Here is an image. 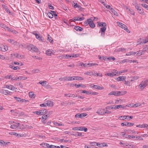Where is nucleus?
Masks as SVG:
<instances>
[{"instance_id":"nucleus-23","label":"nucleus","mask_w":148,"mask_h":148,"mask_svg":"<svg viewBox=\"0 0 148 148\" xmlns=\"http://www.w3.org/2000/svg\"><path fill=\"white\" fill-rule=\"evenodd\" d=\"M71 135L76 136H79L81 137H83L84 136V135H82L81 133H79L78 132H75V134H72Z\"/></svg>"},{"instance_id":"nucleus-21","label":"nucleus","mask_w":148,"mask_h":148,"mask_svg":"<svg viewBox=\"0 0 148 148\" xmlns=\"http://www.w3.org/2000/svg\"><path fill=\"white\" fill-rule=\"evenodd\" d=\"M117 91H112L108 94V95H114L116 96H117Z\"/></svg>"},{"instance_id":"nucleus-43","label":"nucleus","mask_w":148,"mask_h":148,"mask_svg":"<svg viewBox=\"0 0 148 148\" xmlns=\"http://www.w3.org/2000/svg\"><path fill=\"white\" fill-rule=\"evenodd\" d=\"M88 65V67H91L92 66H95V65H98V64H96V63H88L87 64Z\"/></svg>"},{"instance_id":"nucleus-55","label":"nucleus","mask_w":148,"mask_h":148,"mask_svg":"<svg viewBox=\"0 0 148 148\" xmlns=\"http://www.w3.org/2000/svg\"><path fill=\"white\" fill-rule=\"evenodd\" d=\"M142 6L147 10H148V5L145 3H142L141 4Z\"/></svg>"},{"instance_id":"nucleus-36","label":"nucleus","mask_w":148,"mask_h":148,"mask_svg":"<svg viewBox=\"0 0 148 148\" xmlns=\"http://www.w3.org/2000/svg\"><path fill=\"white\" fill-rule=\"evenodd\" d=\"M127 116H123L119 117L118 118L119 119H120L121 120H124L125 119H126L127 117Z\"/></svg>"},{"instance_id":"nucleus-39","label":"nucleus","mask_w":148,"mask_h":148,"mask_svg":"<svg viewBox=\"0 0 148 148\" xmlns=\"http://www.w3.org/2000/svg\"><path fill=\"white\" fill-rule=\"evenodd\" d=\"M132 79L130 80V81L131 82L137 80L139 78V77L138 76H134L132 77Z\"/></svg>"},{"instance_id":"nucleus-3","label":"nucleus","mask_w":148,"mask_h":148,"mask_svg":"<svg viewBox=\"0 0 148 148\" xmlns=\"http://www.w3.org/2000/svg\"><path fill=\"white\" fill-rule=\"evenodd\" d=\"M134 125V123H133L124 122L122 123H121V125L122 126H125L127 127H130Z\"/></svg>"},{"instance_id":"nucleus-35","label":"nucleus","mask_w":148,"mask_h":148,"mask_svg":"<svg viewBox=\"0 0 148 148\" xmlns=\"http://www.w3.org/2000/svg\"><path fill=\"white\" fill-rule=\"evenodd\" d=\"M98 57L99 59L101 60H107L106 57L103 56L102 57H101L99 55L98 56Z\"/></svg>"},{"instance_id":"nucleus-45","label":"nucleus","mask_w":148,"mask_h":148,"mask_svg":"<svg viewBox=\"0 0 148 148\" xmlns=\"http://www.w3.org/2000/svg\"><path fill=\"white\" fill-rule=\"evenodd\" d=\"M47 14L48 17L50 18H52L53 17V15L51 12H48L47 13Z\"/></svg>"},{"instance_id":"nucleus-28","label":"nucleus","mask_w":148,"mask_h":148,"mask_svg":"<svg viewBox=\"0 0 148 148\" xmlns=\"http://www.w3.org/2000/svg\"><path fill=\"white\" fill-rule=\"evenodd\" d=\"M105 75H107L110 77H113L116 76V74H114L113 73H109L106 74Z\"/></svg>"},{"instance_id":"nucleus-5","label":"nucleus","mask_w":148,"mask_h":148,"mask_svg":"<svg viewBox=\"0 0 148 148\" xmlns=\"http://www.w3.org/2000/svg\"><path fill=\"white\" fill-rule=\"evenodd\" d=\"M120 108H124V106L121 105H120L116 106L113 105L112 106V109L114 110H116L117 109H119Z\"/></svg>"},{"instance_id":"nucleus-14","label":"nucleus","mask_w":148,"mask_h":148,"mask_svg":"<svg viewBox=\"0 0 148 148\" xmlns=\"http://www.w3.org/2000/svg\"><path fill=\"white\" fill-rule=\"evenodd\" d=\"M6 87L7 88L12 90H14L15 89L14 86L11 85H7L6 86Z\"/></svg>"},{"instance_id":"nucleus-62","label":"nucleus","mask_w":148,"mask_h":148,"mask_svg":"<svg viewBox=\"0 0 148 148\" xmlns=\"http://www.w3.org/2000/svg\"><path fill=\"white\" fill-rule=\"evenodd\" d=\"M89 91H86L85 90H82V92L83 93H86L87 95L89 94Z\"/></svg>"},{"instance_id":"nucleus-52","label":"nucleus","mask_w":148,"mask_h":148,"mask_svg":"<svg viewBox=\"0 0 148 148\" xmlns=\"http://www.w3.org/2000/svg\"><path fill=\"white\" fill-rule=\"evenodd\" d=\"M135 140H143V139L142 138H141L139 136H136L135 138L134 139Z\"/></svg>"},{"instance_id":"nucleus-44","label":"nucleus","mask_w":148,"mask_h":148,"mask_svg":"<svg viewBox=\"0 0 148 148\" xmlns=\"http://www.w3.org/2000/svg\"><path fill=\"white\" fill-rule=\"evenodd\" d=\"M40 72V70L37 69H34L32 71V73H39Z\"/></svg>"},{"instance_id":"nucleus-60","label":"nucleus","mask_w":148,"mask_h":148,"mask_svg":"<svg viewBox=\"0 0 148 148\" xmlns=\"http://www.w3.org/2000/svg\"><path fill=\"white\" fill-rule=\"evenodd\" d=\"M10 127L12 128V129H16L18 127H17V126H16V125H15L14 124H13V125H11V126H10Z\"/></svg>"},{"instance_id":"nucleus-49","label":"nucleus","mask_w":148,"mask_h":148,"mask_svg":"<svg viewBox=\"0 0 148 148\" xmlns=\"http://www.w3.org/2000/svg\"><path fill=\"white\" fill-rule=\"evenodd\" d=\"M68 79L67 77H61L59 79V80L60 81H63V80H67V79Z\"/></svg>"},{"instance_id":"nucleus-22","label":"nucleus","mask_w":148,"mask_h":148,"mask_svg":"<svg viewBox=\"0 0 148 148\" xmlns=\"http://www.w3.org/2000/svg\"><path fill=\"white\" fill-rule=\"evenodd\" d=\"M53 50H52L49 49L46 51V53L47 55H51V54H53Z\"/></svg>"},{"instance_id":"nucleus-63","label":"nucleus","mask_w":148,"mask_h":148,"mask_svg":"<svg viewBox=\"0 0 148 148\" xmlns=\"http://www.w3.org/2000/svg\"><path fill=\"white\" fill-rule=\"evenodd\" d=\"M98 93L97 92H90L89 94H90L91 95H97Z\"/></svg>"},{"instance_id":"nucleus-19","label":"nucleus","mask_w":148,"mask_h":148,"mask_svg":"<svg viewBox=\"0 0 148 148\" xmlns=\"http://www.w3.org/2000/svg\"><path fill=\"white\" fill-rule=\"evenodd\" d=\"M35 36L36 38L39 40L42 41H43L44 40L42 39V37L40 36L38 34H35Z\"/></svg>"},{"instance_id":"nucleus-24","label":"nucleus","mask_w":148,"mask_h":148,"mask_svg":"<svg viewBox=\"0 0 148 148\" xmlns=\"http://www.w3.org/2000/svg\"><path fill=\"white\" fill-rule=\"evenodd\" d=\"M122 134V135L123 136V137L127 138L129 139H131V136L130 135H126L125 133H124L123 132H121Z\"/></svg>"},{"instance_id":"nucleus-18","label":"nucleus","mask_w":148,"mask_h":148,"mask_svg":"<svg viewBox=\"0 0 148 148\" xmlns=\"http://www.w3.org/2000/svg\"><path fill=\"white\" fill-rule=\"evenodd\" d=\"M74 29L77 31L80 32L82 31L83 28L79 26H75L74 27Z\"/></svg>"},{"instance_id":"nucleus-29","label":"nucleus","mask_w":148,"mask_h":148,"mask_svg":"<svg viewBox=\"0 0 148 148\" xmlns=\"http://www.w3.org/2000/svg\"><path fill=\"white\" fill-rule=\"evenodd\" d=\"M29 96L30 98H35L36 95L33 93V92H30L29 93Z\"/></svg>"},{"instance_id":"nucleus-27","label":"nucleus","mask_w":148,"mask_h":148,"mask_svg":"<svg viewBox=\"0 0 148 148\" xmlns=\"http://www.w3.org/2000/svg\"><path fill=\"white\" fill-rule=\"evenodd\" d=\"M87 128L86 127H79V131H84L85 132H86L87 131Z\"/></svg>"},{"instance_id":"nucleus-8","label":"nucleus","mask_w":148,"mask_h":148,"mask_svg":"<svg viewBox=\"0 0 148 148\" xmlns=\"http://www.w3.org/2000/svg\"><path fill=\"white\" fill-rule=\"evenodd\" d=\"M7 41L10 43H11L12 44L14 45L18 46L17 42L13 39H9L7 40Z\"/></svg>"},{"instance_id":"nucleus-59","label":"nucleus","mask_w":148,"mask_h":148,"mask_svg":"<svg viewBox=\"0 0 148 148\" xmlns=\"http://www.w3.org/2000/svg\"><path fill=\"white\" fill-rule=\"evenodd\" d=\"M128 12L132 15H134V12L132 9H129L128 10Z\"/></svg>"},{"instance_id":"nucleus-47","label":"nucleus","mask_w":148,"mask_h":148,"mask_svg":"<svg viewBox=\"0 0 148 148\" xmlns=\"http://www.w3.org/2000/svg\"><path fill=\"white\" fill-rule=\"evenodd\" d=\"M148 42V38H145L142 39V41H141V42L144 43H145L147 42Z\"/></svg>"},{"instance_id":"nucleus-2","label":"nucleus","mask_w":148,"mask_h":148,"mask_svg":"<svg viewBox=\"0 0 148 148\" xmlns=\"http://www.w3.org/2000/svg\"><path fill=\"white\" fill-rule=\"evenodd\" d=\"M106 29V26H104L100 28L99 32H101V36L103 37H104L105 36V31Z\"/></svg>"},{"instance_id":"nucleus-6","label":"nucleus","mask_w":148,"mask_h":148,"mask_svg":"<svg viewBox=\"0 0 148 148\" xmlns=\"http://www.w3.org/2000/svg\"><path fill=\"white\" fill-rule=\"evenodd\" d=\"M8 49V47L6 45H2L0 46V50L3 51H7Z\"/></svg>"},{"instance_id":"nucleus-9","label":"nucleus","mask_w":148,"mask_h":148,"mask_svg":"<svg viewBox=\"0 0 148 148\" xmlns=\"http://www.w3.org/2000/svg\"><path fill=\"white\" fill-rule=\"evenodd\" d=\"M118 25L120 27H121L123 29H127V26L121 23L120 22L118 23Z\"/></svg>"},{"instance_id":"nucleus-30","label":"nucleus","mask_w":148,"mask_h":148,"mask_svg":"<svg viewBox=\"0 0 148 148\" xmlns=\"http://www.w3.org/2000/svg\"><path fill=\"white\" fill-rule=\"evenodd\" d=\"M73 79L75 80H83L84 79L81 77H79L78 76H75L74 77Z\"/></svg>"},{"instance_id":"nucleus-17","label":"nucleus","mask_w":148,"mask_h":148,"mask_svg":"<svg viewBox=\"0 0 148 148\" xmlns=\"http://www.w3.org/2000/svg\"><path fill=\"white\" fill-rule=\"evenodd\" d=\"M97 146L99 147H103L104 146L107 147L108 146V145L105 143H98V145Z\"/></svg>"},{"instance_id":"nucleus-7","label":"nucleus","mask_w":148,"mask_h":148,"mask_svg":"<svg viewBox=\"0 0 148 148\" xmlns=\"http://www.w3.org/2000/svg\"><path fill=\"white\" fill-rule=\"evenodd\" d=\"M0 92L6 95H7L8 94H9L10 93H11L8 90L4 89L1 90H0Z\"/></svg>"},{"instance_id":"nucleus-46","label":"nucleus","mask_w":148,"mask_h":148,"mask_svg":"<svg viewBox=\"0 0 148 148\" xmlns=\"http://www.w3.org/2000/svg\"><path fill=\"white\" fill-rule=\"evenodd\" d=\"M46 83H47V82L46 81H43L42 82L41 81H40L39 82V83L40 84H41V85L42 86H45L46 85Z\"/></svg>"},{"instance_id":"nucleus-13","label":"nucleus","mask_w":148,"mask_h":148,"mask_svg":"<svg viewBox=\"0 0 148 148\" xmlns=\"http://www.w3.org/2000/svg\"><path fill=\"white\" fill-rule=\"evenodd\" d=\"M39 112L40 114V115H45L47 113V110L44 108L39 110Z\"/></svg>"},{"instance_id":"nucleus-25","label":"nucleus","mask_w":148,"mask_h":148,"mask_svg":"<svg viewBox=\"0 0 148 148\" xmlns=\"http://www.w3.org/2000/svg\"><path fill=\"white\" fill-rule=\"evenodd\" d=\"M125 49L123 48H119L117 49H116L115 51L116 52H119L120 51L124 52L125 51Z\"/></svg>"},{"instance_id":"nucleus-32","label":"nucleus","mask_w":148,"mask_h":148,"mask_svg":"<svg viewBox=\"0 0 148 148\" xmlns=\"http://www.w3.org/2000/svg\"><path fill=\"white\" fill-rule=\"evenodd\" d=\"M87 64V63L84 64L82 62H80L79 63L78 66H81L84 67H88Z\"/></svg>"},{"instance_id":"nucleus-31","label":"nucleus","mask_w":148,"mask_h":148,"mask_svg":"<svg viewBox=\"0 0 148 148\" xmlns=\"http://www.w3.org/2000/svg\"><path fill=\"white\" fill-rule=\"evenodd\" d=\"M90 21H91V23H89V24L91 27L94 28L95 26V25L93 23V21L91 19Z\"/></svg>"},{"instance_id":"nucleus-56","label":"nucleus","mask_w":148,"mask_h":148,"mask_svg":"<svg viewBox=\"0 0 148 148\" xmlns=\"http://www.w3.org/2000/svg\"><path fill=\"white\" fill-rule=\"evenodd\" d=\"M143 50L145 51H148V45H146L143 48Z\"/></svg>"},{"instance_id":"nucleus-34","label":"nucleus","mask_w":148,"mask_h":148,"mask_svg":"<svg viewBox=\"0 0 148 148\" xmlns=\"http://www.w3.org/2000/svg\"><path fill=\"white\" fill-rule=\"evenodd\" d=\"M47 40H49L51 43H52L53 40L52 38L49 34L47 35Z\"/></svg>"},{"instance_id":"nucleus-4","label":"nucleus","mask_w":148,"mask_h":148,"mask_svg":"<svg viewBox=\"0 0 148 148\" xmlns=\"http://www.w3.org/2000/svg\"><path fill=\"white\" fill-rule=\"evenodd\" d=\"M45 103L47 106H53V102L50 100H48L45 101Z\"/></svg>"},{"instance_id":"nucleus-42","label":"nucleus","mask_w":148,"mask_h":148,"mask_svg":"<svg viewBox=\"0 0 148 148\" xmlns=\"http://www.w3.org/2000/svg\"><path fill=\"white\" fill-rule=\"evenodd\" d=\"M136 53L134 52H130L127 53L126 54V55L127 56H130L132 55H135Z\"/></svg>"},{"instance_id":"nucleus-37","label":"nucleus","mask_w":148,"mask_h":148,"mask_svg":"<svg viewBox=\"0 0 148 148\" xmlns=\"http://www.w3.org/2000/svg\"><path fill=\"white\" fill-rule=\"evenodd\" d=\"M33 47V45L32 44H30L27 46V48L30 51H32V48Z\"/></svg>"},{"instance_id":"nucleus-20","label":"nucleus","mask_w":148,"mask_h":148,"mask_svg":"<svg viewBox=\"0 0 148 148\" xmlns=\"http://www.w3.org/2000/svg\"><path fill=\"white\" fill-rule=\"evenodd\" d=\"M127 92L125 91H118L117 94L118 96L121 95L125 94Z\"/></svg>"},{"instance_id":"nucleus-58","label":"nucleus","mask_w":148,"mask_h":148,"mask_svg":"<svg viewBox=\"0 0 148 148\" xmlns=\"http://www.w3.org/2000/svg\"><path fill=\"white\" fill-rule=\"evenodd\" d=\"M75 117L76 118H82V116H81L80 114L79 113L76 114L75 116Z\"/></svg>"},{"instance_id":"nucleus-10","label":"nucleus","mask_w":148,"mask_h":148,"mask_svg":"<svg viewBox=\"0 0 148 148\" xmlns=\"http://www.w3.org/2000/svg\"><path fill=\"white\" fill-rule=\"evenodd\" d=\"M49 116V114L45 115H43L42 117L41 121L42 122L44 123V121Z\"/></svg>"},{"instance_id":"nucleus-61","label":"nucleus","mask_w":148,"mask_h":148,"mask_svg":"<svg viewBox=\"0 0 148 148\" xmlns=\"http://www.w3.org/2000/svg\"><path fill=\"white\" fill-rule=\"evenodd\" d=\"M74 77L69 76V77H68V79H67V80L68 81H71L73 80H74V79H73Z\"/></svg>"},{"instance_id":"nucleus-51","label":"nucleus","mask_w":148,"mask_h":148,"mask_svg":"<svg viewBox=\"0 0 148 148\" xmlns=\"http://www.w3.org/2000/svg\"><path fill=\"white\" fill-rule=\"evenodd\" d=\"M84 74L89 75H92V74H93L92 72L91 71L86 72L84 73Z\"/></svg>"},{"instance_id":"nucleus-64","label":"nucleus","mask_w":148,"mask_h":148,"mask_svg":"<svg viewBox=\"0 0 148 148\" xmlns=\"http://www.w3.org/2000/svg\"><path fill=\"white\" fill-rule=\"evenodd\" d=\"M135 8L136 9H137L138 11L141 8L138 5V4H136L135 5Z\"/></svg>"},{"instance_id":"nucleus-53","label":"nucleus","mask_w":148,"mask_h":148,"mask_svg":"<svg viewBox=\"0 0 148 148\" xmlns=\"http://www.w3.org/2000/svg\"><path fill=\"white\" fill-rule=\"evenodd\" d=\"M50 11L53 13L52 14H53V15L54 16L55 18H56V17L57 16V15L56 13V12L55 11L52 10H51Z\"/></svg>"},{"instance_id":"nucleus-48","label":"nucleus","mask_w":148,"mask_h":148,"mask_svg":"<svg viewBox=\"0 0 148 148\" xmlns=\"http://www.w3.org/2000/svg\"><path fill=\"white\" fill-rule=\"evenodd\" d=\"M63 57H65L66 59H68L69 58L72 57L71 54V55H63Z\"/></svg>"},{"instance_id":"nucleus-26","label":"nucleus","mask_w":148,"mask_h":148,"mask_svg":"<svg viewBox=\"0 0 148 148\" xmlns=\"http://www.w3.org/2000/svg\"><path fill=\"white\" fill-rule=\"evenodd\" d=\"M31 52H38V49L36 46L33 45V47L32 48V50Z\"/></svg>"},{"instance_id":"nucleus-54","label":"nucleus","mask_w":148,"mask_h":148,"mask_svg":"<svg viewBox=\"0 0 148 148\" xmlns=\"http://www.w3.org/2000/svg\"><path fill=\"white\" fill-rule=\"evenodd\" d=\"M141 50H139L138 51H137L136 52H135V53H136L135 54H136V55L138 56H140L141 55Z\"/></svg>"},{"instance_id":"nucleus-11","label":"nucleus","mask_w":148,"mask_h":148,"mask_svg":"<svg viewBox=\"0 0 148 148\" xmlns=\"http://www.w3.org/2000/svg\"><path fill=\"white\" fill-rule=\"evenodd\" d=\"M92 87H93L95 89L99 90H102L104 88L103 87L96 85H93V86H92Z\"/></svg>"},{"instance_id":"nucleus-1","label":"nucleus","mask_w":148,"mask_h":148,"mask_svg":"<svg viewBox=\"0 0 148 148\" xmlns=\"http://www.w3.org/2000/svg\"><path fill=\"white\" fill-rule=\"evenodd\" d=\"M147 81L146 80L143 81L139 85V87L141 89L144 88L147 85Z\"/></svg>"},{"instance_id":"nucleus-50","label":"nucleus","mask_w":148,"mask_h":148,"mask_svg":"<svg viewBox=\"0 0 148 148\" xmlns=\"http://www.w3.org/2000/svg\"><path fill=\"white\" fill-rule=\"evenodd\" d=\"M90 144L91 146H96L98 145V143L96 142H91L90 143Z\"/></svg>"},{"instance_id":"nucleus-15","label":"nucleus","mask_w":148,"mask_h":148,"mask_svg":"<svg viewBox=\"0 0 148 148\" xmlns=\"http://www.w3.org/2000/svg\"><path fill=\"white\" fill-rule=\"evenodd\" d=\"M97 23L98 25L102 27L104 26H106L107 25L106 23L104 22H98Z\"/></svg>"},{"instance_id":"nucleus-16","label":"nucleus","mask_w":148,"mask_h":148,"mask_svg":"<svg viewBox=\"0 0 148 148\" xmlns=\"http://www.w3.org/2000/svg\"><path fill=\"white\" fill-rule=\"evenodd\" d=\"M91 19H88L87 20L84 22V25L86 26L89 23H91Z\"/></svg>"},{"instance_id":"nucleus-40","label":"nucleus","mask_w":148,"mask_h":148,"mask_svg":"<svg viewBox=\"0 0 148 148\" xmlns=\"http://www.w3.org/2000/svg\"><path fill=\"white\" fill-rule=\"evenodd\" d=\"M3 8L5 9V10L8 13H9V14H10L11 12H10L9 9L7 8L5 5H2Z\"/></svg>"},{"instance_id":"nucleus-57","label":"nucleus","mask_w":148,"mask_h":148,"mask_svg":"<svg viewBox=\"0 0 148 148\" xmlns=\"http://www.w3.org/2000/svg\"><path fill=\"white\" fill-rule=\"evenodd\" d=\"M72 57L73 58H76L79 56V54H71Z\"/></svg>"},{"instance_id":"nucleus-41","label":"nucleus","mask_w":148,"mask_h":148,"mask_svg":"<svg viewBox=\"0 0 148 148\" xmlns=\"http://www.w3.org/2000/svg\"><path fill=\"white\" fill-rule=\"evenodd\" d=\"M75 86L77 88H78L79 87H81L82 88H85L86 86L85 85H82L81 84H75Z\"/></svg>"},{"instance_id":"nucleus-33","label":"nucleus","mask_w":148,"mask_h":148,"mask_svg":"<svg viewBox=\"0 0 148 148\" xmlns=\"http://www.w3.org/2000/svg\"><path fill=\"white\" fill-rule=\"evenodd\" d=\"M110 10L115 15L117 16H118V14L113 8H111Z\"/></svg>"},{"instance_id":"nucleus-38","label":"nucleus","mask_w":148,"mask_h":148,"mask_svg":"<svg viewBox=\"0 0 148 148\" xmlns=\"http://www.w3.org/2000/svg\"><path fill=\"white\" fill-rule=\"evenodd\" d=\"M9 67L10 68H12V69L14 70H16L18 69H20L18 67V66H14L12 65H10L9 66Z\"/></svg>"},{"instance_id":"nucleus-12","label":"nucleus","mask_w":148,"mask_h":148,"mask_svg":"<svg viewBox=\"0 0 148 148\" xmlns=\"http://www.w3.org/2000/svg\"><path fill=\"white\" fill-rule=\"evenodd\" d=\"M126 77L125 76H122L118 77L116 80L118 81H123L125 79Z\"/></svg>"}]
</instances>
